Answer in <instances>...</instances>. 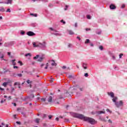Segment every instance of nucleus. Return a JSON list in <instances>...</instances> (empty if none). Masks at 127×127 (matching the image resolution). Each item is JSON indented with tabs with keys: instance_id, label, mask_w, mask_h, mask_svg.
<instances>
[{
	"instance_id": "51",
	"label": "nucleus",
	"mask_w": 127,
	"mask_h": 127,
	"mask_svg": "<svg viewBox=\"0 0 127 127\" xmlns=\"http://www.w3.org/2000/svg\"><path fill=\"white\" fill-rule=\"evenodd\" d=\"M112 58L113 60H116V57H115V56H112Z\"/></svg>"
},
{
	"instance_id": "39",
	"label": "nucleus",
	"mask_w": 127,
	"mask_h": 127,
	"mask_svg": "<svg viewBox=\"0 0 127 127\" xmlns=\"http://www.w3.org/2000/svg\"><path fill=\"white\" fill-rule=\"evenodd\" d=\"M16 85H18L19 86V83L18 82H15L14 84V86H16Z\"/></svg>"
},
{
	"instance_id": "30",
	"label": "nucleus",
	"mask_w": 127,
	"mask_h": 127,
	"mask_svg": "<svg viewBox=\"0 0 127 127\" xmlns=\"http://www.w3.org/2000/svg\"><path fill=\"white\" fill-rule=\"evenodd\" d=\"M18 63L19 64H20V66H22L23 64H22V62H21V61H19L18 62Z\"/></svg>"
},
{
	"instance_id": "22",
	"label": "nucleus",
	"mask_w": 127,
	"mask_h": 127,
	"mask_svg": "<svg viewBox=\"0 0 127 127\" xmlns=\"http://www.w3.org/2000/svg\"><path fill=\"white\" fill-rule=\"evenodd\" d=\"M64 96H65V97H69L70 96V94H69V93L66 92V93H64Z\"/></svg>"
},
{
	"instance_id": "59",
	"label": "nucleus",
	"mask_w": 127,
	"mask_h": 127,
	"mask_svg": "<svg viewBox=\"0 0 127 127\" xmlns=\"http://www.w3.org/2000/svg\"><path fill=\"white\" fill-rule=\"evenodd\" d=\"M59 99H63V97H62L61 96H59Z\"/></svg>"
},
{
	"instance_id": "17",
	"label": "nucleus",
	"mask_w": 127,
	"mask_h": 127,
	"mask_svg": "<svg viewBox=\"0 0 127 127\" xmlns=\"http://www.w3.org/2000/svg\"><path fill=\"white\" fill-rule=\"evenodd\" d=\"M34 97H35L34 94H31L30 95V96L29 97H28V99H33V98H34Z\"/></svg>"
},
{
	"instance_id": "47",
	"label": "nucleus",
	"mask_w": 127,
	"mask_h": 127,
	"mask_svg": "<svg viewBox=\"0 0 127 127\" xmlns=\"http://www.w3.org/2000/svg\"><path fill=\"white\" fill-rule=\"evenodd\" d=\"M124 55L123 54H121L119 55V58H122V56H123Z\"/></svg>"
},
{
	"instance_id": "62",
	"label": "nucleus",
	"mask_w": 127,
	"mask_h": 127,
	"mask_svg": "<svg viewBox=\"0 0 127 127\" xmlns=\"http://www.w3.org/2000/svg\"><path fill=\"white\" fill-rule=\"evenodd\" d=\"M44 66V64H41V67H42Z\"/></svg>"
},
{
	"instance_id": "38",
	"label": "nucleus",
	"mask_w": 127,
	"mask_h": 127,
	"mask_svg": "<svg viewBox=\"0 0 127 127\" xmlns=\"http://www.w3.org/2000/svg\"><path fill=\"white\" fill-rule=\"evenodd\" d=\"M17 75L18 77H22V74H21V73H19Z\"/></svg>"
},
{
	"instance_id": "46",
	"label": "nucleus",
	"mask_w": 127,
	"mask_h": 127,
	"mask_svg": "<svg viewBox=\"0 0 127 127\" xmlns=\"http://www.w3.org/2000/svg\"><path fill=\"white\" fill-rule=\"evenodd\" d=\"M99 49H100L101 50H103V46H100L99 47Z\"/></svg>"
},
{
	"instance_id": "37",
	"label": "nucleus",
	"mask_w": 127,
	"mask_h": 127,
	"mask_svg": "<svg viewBox=\"0 0 127 127\" xmlns=\"http://www.w3.org/2000/svg\"><path fill=\"white\" fill-rule=\"evenodd\" d=\"M87 18L88 19H91V16H90V15H87Z\"/></svg>"
},
{
	"instance_id": "55",
	"label": "nucleus",
	"mask_w": 127,
	"mask_h": 127,
	"mask_svg": "<svg viewBox=\"0 0 127 127\" xmlns=\"http://www.w3.org/2000/svg\"><path fill=\"white\" fill-rule=\"evenodd\" d=\"M85 30H86V31H88V30H91V29H90V28H86V29H85Z\"/></svg>"
},
{
	"instance_id": "53",
	"label": "nucleus",
	"mask_w": 127,
	"mask_h": 127,
	"mask_svg": "<svg viewBox=\"0 0 127 127\" xmlns=\"http://www.w3.org/2000/svg\"><path fill=\"white\" fill-rule=\"evenodd\" d=\"M11 96H9V97H8V101H9L10 100H11Z\"/></svg>"
},
{
	"instance_id": "58",
	"label": "nucleus",
	"mask_w": 127,
	"mask_h": 127,
	"mask_svg": "<svg viewBox=\"0 0 127 127\" xmlns=\"http://www.w3.org/2000/svg\"><path fill=\"white\" fill-rule=\"evenodd\" d=\"M108 122H109V123H110V124H112V123L110 119H109L108 120Z\"/></svg>"
},
{
	"instance_id": "18",
	"label": "nucleus",
	"mask_w": 127,
	"mask_h": 127,
	"mask_svg": "<svg viewBox=\"0 0 127 127\" xmlns=\"http://www.w3.org/2000/svg\"><path fill=\"white\" fill-rule=\"evenodd\" d=\"M39 121H40V119L36 118L35 119V122L36 124H39Z\"/></svg>"
},
{
	"instance_id": "4",
	"label": "nucleus",
	"mask_w": 127,
	"mask_h": 127,
	"mask_svg": "<svg viewBox=\"0 0 127 127\" xmlns=\"http://www.w3.org/2000/svg\"><path fill=\"white\" fill-rule=\"evenodd\" d=\"M14 44V42H10L9 43H5L4 46H12Z\"/></svg>"
},
{
	"instance_id": "60",
	"label": "nucleus",
	"mask_w": 127,
	"mask_h": 127,
	"mask_svg": "<svg viewBox=\"0 0 127 127\" xmlns=\"http://www.w3.org/2000/svg\"><path fill=\"white\" fill-rule=\"evenodd\" d=\"M78 26L77 23H75V27H77Z\"/></svg>"
},
{
	"instance_id": "42",
	"label": "nucleus",
	"mask_w": 127,
	"mask_h": 127,
	"mask_svg": "<svg viewBox=\"0 0 127 127\" xmlns=\"http://www.w3.org/2000/svg\"><path fill=\"white\" fill-rule=\"evenodd\" d=\"M68 78H69V79H71L73 78V76H72L71 75H70L68 76Z\"/></svg>"
},
{
	"instance_id": "11",
	"label": "nucleus",
	"mask_w": 127,
	"mask_h": 127,
	"mask_svg": "<svg viewBox=\"0 0 127 127\" xmlns=\"http://www.w3.org/2000/svg\"><path fill=\"white\" fill-rule=\"evenodd\" d=\"M44 59V57H41L39 58V59L38 60V61L39 62H42V61H43V60Z\"/></svg>"
},
{
	"instance_id": "26",
	"label": "nucleus",
	"mask_w": 127,
	"mask_h": 127,
	"mask_svg": "<svg viewBox=\"0 0 127 127\" xmlns=\"http://www.w3.org/2000/svg\"><path fill=\"white\" fill-rule=\"evenodd\" d=\"M25 56L26 57H27V56L31 57V54H30V53H28V54H26V55H25Z\"/></svg>"
},
{
	"instance_id": "3",
	"label": "nucleus",
	"mask_w": 127,
	"mask_h": 127,
	"mask_svg": "<svg viewBox=\"0 0 127 127\" xmlns=\"http://www.w3.org/2000/svg\"><path fill=\"white\" fill-rule=\"evenodd\" d=\"M38 47H40L42 49H44V48H46V43H45V42H43L42 43H38Z\"/></svg>"
},
{
	"instance_id": "8",
	"label": "nucleus",
	"mask_w": 127,
	"mask_h": 127,
	"mask_svg": "<svg viewBox=\"0 0 127 127\" xmlns=\"http://www.w3.org/2000/svg\"><path fill=\"white\" fill-rule=\"evenodd\" d=\"M110 8L111 9H116V8H117V6H116V5L112 4L110 5Z\"/></svg>"
},
{
	"instance_id": "9",
	"label": "nucleus",
	"mask_w": 127,
	"mask_h": 127,
	"mask_svg": "<svg viewBox=\"0 0 127 127\" xmlns=\"http://www.w3.org/2000/svg\"><path fill=\"white\" fill-rule=\"evenodd\" d=\"M52 62H53L52 64H51V65L52 66H57V64L55 63V61L53 60H52Z\"/></svg>"
},
{
	"instance_id": "5",
	"label": "nucleus",
	"mask_w": 127,
	"mask_h": 127,
	"mask_svg": "<svg viewBox=\"0 0 127 127\" xmlns=\"http://www.w3.org/2000/svg\"><path fill=\"white\" fill-rule=\"evenodd\" d=\"M9 83H11V80L8 79L7 82H5L2 83V86H3V87H6V86H7V84Z\"/></svg>"
},
{
	"instance_id": "63",
	"label": "nucleus",
	"mask_w": 127,
	"mask_h": 127,
	"mask_svg": "<svg viewBox=\"0 0 127 127\" xmlns=\"http://www.w3.org/2000/svg\"><path fill=\"white\" fill-rule=\"evenodd\" d=\"M62 68L63 69H66V66H63Z\"/></svg>"
},
{
	"instance_id": "10",
	"label": "nucleus",
	"mask_w": 127,
	"mask_h": 127,
	"mask_svg": "<svg viewBox=\"0 0 127 127\" xmlns=\"http://www.w3.org/2000/svg\"><path fill=\"white\" fill-rule=\"evenodd\" d=\"M48 102L49 103H52V96H49L48 98Z\"/></svg>"
},
{
	"instance_id": "56",
	"label": "nucleus",
	"mask_w": 127,
	"mask_h": 127,
	"mask_svg": "<svg viewBox=\"0 0 127 127\" xmlns=\"http://www.w3.org/2000/svg\"><path fill=\"white\" fill-rule=\"evenodd\" d=\"M13 91H14V88L11 87V92H13Z\"/></svg>"
},
{
	"instance_id": "20",
	"label": "nucleus",
	"mask_w": 127,
	"mask_h": 127,
	"mask_svg": "<svg viewBox=\"0 0 127 127\" xmlns=\"http://www.w3.org/2000/svg\"><path fill=\"white\" fill-rule=\"evenodd\" d=\"M52 34H54V35H56V36H61V34H59L58 33H52Z\"/></svg>"
},
{
	"instance_id": "44",
	"label": "nucleus",
	"mask_w": 127,
	"mask_h": 127,
	"mask_svg": "<svg viewBox=\"0 0 127 127\" xmlns=\"http://www.w3.org/2000/svg\"><path fill=\"white\" fill-rule=\"evenodd\" d=\"M126 6V5H125L124 4H122V6H121V8H124V7Z\"/></svg>"
},
{
	"instance_id": "23",
	"label": "nucleus",
	"mask_w": 127,
	"mask_h": 127,
	"mask_svg": "<svg viewBox=\"0 0 127 127\" xmlns=\"http://www.w3.org/2000/svg\"><path fill=\"white\" fill-rule=\"evenodd\" d=\"M89 42H90V40L89 39H86L85 42V44H87V43H89Z\"/></svg>"
},
{
	"instance_id": "31",
	"label": "nucleus",
	"mask_w": 127,
	"mask_h": 127,
	"mask_svg": "<svg viewBox=\"0 0 127 127\" xmlns=\"http://www.w3.org/2000/svg\"><path fill=\"white\" fill-rule=\"evenodd\" d=\"M48 6L49 7H53V4L49 3V5H48Z\"/></svg>"
},
{
	"instance_id": "64",
	"label": "nucleus",
	"mask_w": 127,
	"mask_h": 127,
	"mask_svg": "<svg viewBox=\"0 0 127 127\" xmlns=\"http://www.w3.org/2000/svg\"><path fill=\"white\" fill-rule=\"evenodd\" d=\"M56 120L58 122V121H59V118H58V117H57V118L56 119Z\"/></svg>"
},
{
	"instance_id": "34",
	"label": "nucleus",
	"mask_w": 127,
	"mask_h": 127,
	"mask_svg": "<svg viewBox=\"0 0 127 127\" xmlns=\"http://www.w3.org/2000/svg\"><path fill=\"white\" fill-rule=\"evenodd\" d=\"M20 33L22 35H24V34H25V32L23 31H21Z\"/></svg>"
},
{
	"instance_id": "21",
	"label": "nucleus",
	"mask_w": 127,
	"mask_h": 127,
	"mask_svg": "<svg viewBox=\"0 0 127 127\" xmlns=\"http://www.w3.org/2000/svg\"><path fill=\"white\" fill-rule=\"evenodd\" d=\"M68 32L70 35H73V34H74V32H73L71 30H68Z\"/></svg>"
},
{
	"instance_id": "32",
	"label": "nucleus",
	"mask_w": 127,
	"mask_h": 127,
	"mask_svg": "<svg viewBox=\"0 0 127 127\" xmlns=\"http://www.w3.org/2000/svg\"><path fill=\"white\" fill-rule=\"evenodd\" d=\"M68 7L69 6L68 5H66L64 8V10H67Z\"/></svg>"
},
{
	"instance_id": "52",
	"label": "nucleus",
	"mask_w": 127,
	"mask_h": 127,
	"mask_svg": "<svg viewBox=\"0 0 127 127\" xmlns=\"http://www.w3.org/2000/svg\"><path fill=\"white\" fill-rule=\"evenodd\" d=\"M107 112H109L110 113H112V111H110V110L109 109H107L106 110Z\"/></svg>"
},
{
	"instance_id": "48",
	"label": "nucleus",
	"mask_w": 127,
	"mask_h": 127,
	"mask_svg": "<svg viewBox=\"0 0 127 127\" xmlns=\"http://www.w3.org/2000/svg\"><path fill=\"white\" fill-rule=\"evenodd\" d=\"M10 9H9V8H8L7 9V10H6V12H10Z\"/></svg>"
},
{
	"instance_id": "27",
	"label": "nucleus",
	"mask_w": 127,
	"mask_h": 127,
	"mask_svg": "<svg viewBox=\"0 0 127 127\" xmlns=\"http://www.w3.org/2000/svg\"><path fill=\"white\" fill-rule=\"evenodd\" d=\"M30 15H33V16H35V17H36L37 16V14L30 13Z\"/></svg>"
},
{
	"instance_id": "6",
	"label": "nucleus",
	"mask_w": 127,
	"mask_h": 127,
	"mask_svg": "<svg viewBox=\"0 0 127 127\" xmlns=\"http://www.w3.org/2000/svg\"><path fill=\"white\" fill-rule=\"evenodd\" d=\"M27 34L28 35V36H34V35H35V33L32 31L28 32Z\"/></svg>"
},
{
	"instance_id": "43",
	"label": "nucleus",
	"mask_w": 127,
	"mask_h": 127,
	"mask_svg": "<svg viewBox=\"0 0 127 127\" xmlns=\"http://www.w3.org/2000/svg\"><path fill=\"white\" fill-rule=\"evenodd\" d=\"M54 81V78H51V80H50L51 83H53Z\"/></svg>"
},
{
	"instance_id": "13",
	"label": "nucleus",
	"mask_w": 127,
	"mask_h": 127,
	"mask_svg": "<svg viewBox=\"0 0 127 127\" xmlns=\"http://www.w3.org/2000/svg\"><path fill=\"white\" fill-rule=\"evenodd\" d=\"M97 114H98V115H101V114H105V113H106L105 111H97Z\"/></svg>"
},
{
	"instance_id": "19",
	"label": "nucleus",
	"mask_w": 127,
	"mask_h": 127,
	"mask_svg": "<svg viewBox=\"0 0 127 127\" xmlns=\"http://www.w3.org/2000/svg\"><path fill=\"white\" fill-rule=\"evenodd\" d=\"M5 11V10L4 9V8L2 7H0V11H1V12H4Z\"/></svg>"
},
{
	"instance_id": "41",
	"label": "nucleus",
	"mask_w": 127,
	"mask_h": 127,
	"mask_svg": "<svg viewBox=\"0 0 127 127\" xmlns=\"http://www.w3.org/2000/svg\"><path fill=\"white\" fill-rule=\"evenodd\" d=\"M61 22H63L64 24H65L66 23V22L64 21V20H61Z\"/></svg>"
},
{
	"instance_id": "29",
	"label": "nucleus",
	"mask_w": 127,
	"mask_h": 127,
	"mask_svg": "<svg viewBox=\"0 0 127 127\" xmlns=\"http://www.w3.org/2000/svg\"><path fill=\"white\" fill-rule=\"evenodd\" d=\"M27 84H31V83H32V81H30V80L29 79H28L27 80Z\"/></svg>"
},
{
	"instance_id": "15",
	"label": "nucleus",
	"mask_w": 127,
	"mask_h": 127,
	"mask_svg": "<svg viewBox=\"0 0 127 127\" xmlns=\"http://www.w3.org/2000/svg\"><path fill=\"white\" fill-rule=\"evenodd\" d=\"M82 66L84 68V69H85V70H86V69H87V64L83 63Z\"/></svg>"
},
{
	"instance_id": "50",
	"label": "nucleus",
	"mask_w": 127,
	"mask_h": 127,
	"mask_svg": "<svg viewBox=\"0 0 127 127\" xmlns=\"http://www.w3.org/2000/svg\"><path fill=\"white\" fill-rule=\"evenodd\" d=\"M48 117H49V120H51V119H52V116H51V115H49L48 116Z\"/></svg>"
},
{
	"instance_id": "12",
	"label": "nucleus",
	"mask_w": 127,
	"mask_h": 127,
	"mask_svg": "<svg viewBox=\"0 0 127 127\" xmlns=\"http://www.w3.org/2000/svg\"><path fill=\"white\" fill-rule=\"evenodd\" d=\"M4 57V55L1 52H0V59H2Z\"/></svg>"
},
{
	"instance_id": "33",
	"label": "nucleus",
	"mask_w": 127,
	"mask_h": 127,
	"mask_svg": "<svg viewBox=\"0 0 127 127\" xmlns=\"http://www.w3.org/2000/svg\"><path fill=\"white\" fill-rule=\"evenodd\" d=\"M47 117V115L46 114H43V119H45V118Z\"/></svg>"
},
{
	"instance_id": "1",
	"label": "nucleus",
	"mask_w": 127,
	"mask_h": 127,
	"mask_svg": "<svg viewBox=\"0 0 127 127\" xmlns=\"http://www.w3.org/2000/svg\"><path fill=\"white\" fill-rule=\"evenodd\" d=\"M72 117L73 118H76L77 119H79V120H83L84 122H87L89 123L91 125H95L96 124V121L93 118L90 117H87L84 116V115L82 114H79L75 113H73L72 114Z\"/></svg>"
},
{
	"instance_id": "2",
	"label": "nucleus",
	"mask_w": 127,
	"mask_h": 127,
	"mask_svg": "<svg viewBox=\"0 0 127 127\" xmlns=\"http://www.w3.org/2000/svg\"><path fill=\"white\" fill-rule=\"evenodd\" d=\"M112 101L113 103H115V105L117 108H120V107L124 106V102L123 101L120 100L119 102H117V101H118V97L113 98Z\"/></svg>"
},
{
	"instance_id": "16",
	"label": "nucleus",
	"mask_w": 127,
	"mask_h": 127,
	"mask_svg": "<svg viewBox=\"0 0 127 127\" xmlns=\"http://www.w3.org/2000/svg\"><path fill=\"white\" fill-rule=\"evenodd\" d=\"M11 2H12V0H7V1L5 2L6 4H11Z\"/></svg>"
},
{
	"instance_id": "14",
	"label": "nucleus",
	"mask_w": 127,
	"mask_h": 127,
	"mask_svg": "<svg viewBox=\"0 0 127 127\" xmlns=\"http://www.w3.org/2000/svg\"><path fill=\"white\" fill-rule=\"evenodd\" d=\"M33 47H38V43H36L35 42L33 43Z\"/></svg>"
},
{
	"instance_id": "24",
	"label": "nucleus",
	"mask_w": 127,
	"mask_h": 127,
	"mask_svg": "<svg viewBox=\"0 0 127 127\" xmlns=\"http://www.w3.org/2000/svg\"><path fill=\"white\" fill-rule=\"evenodd\" d=\"M15 61V60H12V64H13V65H14V66L15 65H16V63H15V62H14Z\"/></svg>"
},
{
	"instance_id": "7",
	"label": "nucleus",
	"mask_w": 127,
	"mask_h": 127,
	"mask_svg": "<svg viewBox=\"0 0 127 127\" xmlns=\"http://www.w3.org/2000/svg\"><path fill=\"white\" fill-rule=\"evenodd\" d=\"M107 94L108 96H110L111 98H113V99L114 98H116V97H115V94H114V92H108Z\"/></svg>"
},
{
	"instance_id": "54",
	"label": "nucleus",
	"mask_w": 127,
	"mask_h": 127,
	"mask_svg": "<svg viewBox=\"0 0 127 127\" xmlns=\"http://www.w3.org/2000/svg\"><path fill=\"white\" fill-rule=\"evenodd\" d=\"M0 91H4V89L2 88L1 87H0Z\"/></svg>"
},
{
	"instance_id": "35",
	"label": "nucleus",
	"mask_w": 127,
	"mask_h": 127,
	"mask_svg": "<svg viewBox=\"0 0 127 127\" xmlns=\"http://www.w3.org/2000/svg\"><path fill=\"white\" fill-rule=\"evenodd\" d=\"M85 77H89V74L88 73H86L84 74Z\"/></svg>"
},
{
	"instance_id": "36",
	"label": "nucleus",
	"mask_w": 127,
	"mask_h": 127,
	"mask_svg": "<svg viewBox=\"0 0 127 127\" xmlns=\"http://www.w3.org/2000/svg\"><path fill=\"white\" fill-rule=\"evenodd\" d=\"M67 47H68V48H70L72 47V44H68V46H67Z\"/></svg>"
},
{
	"instance_id": "40",
	"label": "nucleus",
	"mask_w": 127,
	"mask_h": 127,
	"mask_svg": "<svg viewBox=\"0 0 127 127\" xmlns=\"http://www.w3.org/2000/svg\"><path fill=\"white\" fill-rule=\"evenodd\" d=\"M41 101L42 102H45V101H46V99H45V98H41Z\"/></svg>"
},
{
	"instance_id": "61",
	"label": "nucleus",
	"mask_w": 127,
	"mask_h": 127,
	"mask_svg": "<svg viewBox=\"0 0 127 127\" xmlns=\"http://www.w3.org/2000/svg\"><path fill=\"white\" fill-rule=\"evenodd\" d=\"M0 103H1V104H3V103H4L3 100H2L0 101Z\"/></svg>"
},
{
	"instance_id": "25",
	"label": "nucleus",
	"mask_w": 127,
	"mask_h": 127,
	"mask_svg": "<svg viewBox=\"0 0 127 127\" xmlns=\"http://www.w3.org/2000/svg\"><path fill=\"white\" fill-rule=\"evenodd\" d=\"M49 29H50V30H52V31H55L56 32H57V31H56V30L53 29V28H49Z\"/></svg>"
},
{
	"instance_id": "49",
	"label": "nucleus",
	"mask_w": 127,
	"mask_h": 127,
	"mask_svg": "<svg viewBox=\"0 0 127 127\" xmlns=\"http://www.w3.org/2000/svg\"><path fill=\"white\" fill-rule=\"evenodd\" d=\"M16 124H17L18 125H21V123H20V122H18V121H17L16 122Z\"/></svg>"
},
{
	"instance_id": "28",
	"label": "nucleus",
	"mask_w": 127,
	"mask_h": 127,
	"mask_svg": "<svg viewBox=\"0 0 127 127\" xmlns=\"http://www.w3.org/2000/svg\"><path fill=\"white\" fill-rule=\"evenodd\" d=\"M39 58V55H37L36 57L33 58V59H34V60L38 59Z\"/></svg>"
},
{
	"instance_id": "45",
	"label": "nucleus",
	"mask_w": 127,
	"mask_h": 127,
	"mask_svg": "<svg viewBox=\"0 0 127 127\" xmlns=\"http://www.w3.org/2000/svg\"><path fill=\"white\" fill-rule=\"evenodd\" d=\"M76 38H77V39H78V40H79V41H81V38H80V37L77 36V37H76Z\"/></svg>"
},
{
	"instance_id": "57",
	"label": "nucleus",
	"mask_w": 127,
	"mask_h": 127,
	"mask_svg": "<svg viewBox=\"0 0 127 127\" xmlns=\"http://www.w3.org/2000/svg\"><path fill=\"white\" fill-rule=\"evenodd\" d=\"M13 68H14V69L17 68H18V66H13Z\"/></svg>"
}]
</instances>
